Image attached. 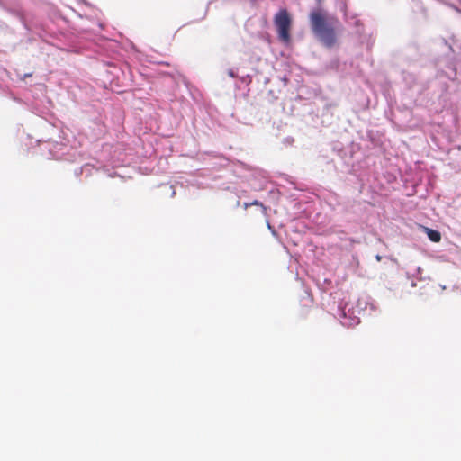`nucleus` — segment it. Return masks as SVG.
I'll return each mask as SVG.
<instances>
[{
    "label": "nucleus",
    "instance_id": "nucleus-1",
    "mask_svg": "<svg viewBox=\"0 0 461 461\" xmlns=\"http://www.w3.org/2000/svg\"><path fill=\"white\" fill-rule=\"evenodd\" d=\"M311 26L318 39L327 47H331L336 41L335 30L338 20L321 10L312 11L310 14Z\"/></svg>",
    "mask_w": 461,
    "mask_h": 461
},
{
    "label": "nucleus",
    "instance_id": "nucleus-2",
    "mask_svg": "<svg viewBox=\"0 0 461 461\" xmlns=\"http://www.w3.org/2000/svg\"><path fill=\"white\" fill-rule=\"evenodd\" d=\"M275 24L277 29L279 39L285 43H288L290 41L289 30L291 26V19L285 10H281L276 14Z\"/></svg>",
    "mask_w": 461,
    "mask_h": 461
},
{
    "label": "nucleus",
    "instance_id": "nucleus-3",
    "mask_svg": "<svg viewBox=\"0 0 461 461\" xmlns=\"http://www.w3.org/2000/svg\"><path fill=\"white\" fill-rule=\"evenodd\" d=\"M426 233L429 239L433 242H439L441 240V234L438 230L426 228Z\"/></svg>",
    "mask_w": 461,
    "mask_h": 461
},
{
    "label": "nucleus",
    "instance_id": "nucleus-4",
    "mask_svg": "<svg viewBox=\"0 0 461 461\" xmlns=\"http://www.w3.org/2000/svg\"><path fill=\"white\" fill-rule=\"evenodd\" d=\"M229 75H230V77H234V73H233L232 71H230V72H229Z\"/></svg>",
    "mask_w": 461,
    "mask_h": 461
}]
</instances>
